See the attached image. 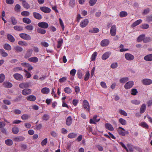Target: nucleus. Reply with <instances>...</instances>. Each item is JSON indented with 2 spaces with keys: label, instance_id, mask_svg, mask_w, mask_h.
<instances>
[{
  "label": "nucleus",
  "instance_id": "57",
  "mask_svg": "<svg viewBox=\"0 0 152 152\" xmlns=\"http://www.w3.org/2000/svg\"><path fill=\"white\" fill-rule=\"evenodd\" d=\"M29 117V115L27 114H24L21 116V118L23 120H26Z\"/></svg>",
  "mask_w": 152,
  "mask_h": 152
},
{
  "label": "nucleus",
  "instance_id": "2",
  "mask_svg": "<svg viewBox=\"0 0 152 152\" xmlns=\"http://www.w3.org/2000/svg\"><path fill=\"white\" fill-rule=\"evenodd\" d=\"M110 34L111 36H115L116 33V27L115 25H112L110 29Z\"/></svg>",
  "mask_w": 152,
  "mask_h": 152
},
{
  "label": "nucleus",
  "instance_id": "8",
  "mask_svg": "<svg viewBox=\"0 0 152 152\" xmlns=\"http://www.w3.org/2000/svg\"><path fill=\"white\" fill-rule=\"evenodd\" d=\"M134 85V82L132 81H130L126 83L124 85V87L126 89H129L131 88Z\"/></svg>",
  "mask_w": 152,
  "mask_h": 152
},
{
  "label": "nucleus",
  "instance_id": "31",
  "mask_svg": "<svg viewBox=\"0 0 152 152\" xmlns=\"http://www.w3.org/2000/svg\"><path fill=\"white\" fill-rule=\"evenodd\" d=\"M129 80L128 77H124L121 78L120 80V82L121 83H124Z\"/></svg>",
  "mask_w": 152,
  "mask_h": 152
},
{
  "label": "nucleus",
  "instance_id": "16",
  "mask_svg": "<svg viewBox=\"0 0 152 152\" xmlns=\"http://www.w3.org/2000/svg\"><path fill=\"white\" fill-rule=\"evenodd\" d=\"M109 43V40L107 39L103 40L101 42V45L102 47L107 46L108 45Z\"/></svg>",
  "mask_w": 152,
  "mask_h": 152
},
{
  "label": "nucleus",
  "instance_id": "38",
  "mask_svg": "<svg viewBox=\"0 0 152 152\" xmlns=\"http://www.w3.org/2000/svg\"><path fill=\"white\" fill-rule=\"evenodd\" d=\"M0 53L1 56L3 57H7L8 56V54L3 49H0Z\"/></svg>",
  "mask_w": 152,
  "mask_h": 152
},
{
  "label": "nucleus",
  "instance_id": "25",
  "mask_svg": "<svg viewBox=\"0 0 152 152\" xmlns=\"http://www.w3.org/2000/svg\"><path fill=\"white\" fill-rule=\"evenodd\" d=\"M146 109V105L145 104H143L141 105L140 110V113H143L145 111Z\"/></svg>",
  "mask_w": 152,
  "mask_h": 152
},
{
  "label": "nucleus",
  "instance_id": "41",
  "mask_svg": "<svg viewBox=\"0 0 152 152\" xmlns=\"http://www.w3.org/2000/svg\"><path fill=\"white\" fill-rule=\"evenodd\" d=\"M18 44L22 46H26L28 45V44L26 42L24 41H20L18 42Z\"/></svg>",
  "mask_w": 152,
  "mask_h": 152
},
{
  "label": "nucleus",
  "instance_id": "49",
  "mask_svg": "<svg viewBox=\"0 0 152 152\" xmlns=\"http://www.w3.org/2000/svg\"><path fill=\"white\" fill-rule=\"evenodd\" d=\"M140 102L139 100L134 99L131 101V103L135 105H138L140 103Z\"/></svg>",
  "mask_w": 152,
  "mask_h": 152
},
{
  "label": "nucleus",
  "instance_id": "22",
  "mask_svg": "<svg viewBox=\"0 0 152 152\" xmlns=\"http://www.w3.org/2000/svg\"><path fill=\"white\" fill-rule=\"evenodd\" d=\"M26 99L27 100L30 101H34L36 99V96L33 95H30L26 97Z\"/></svg>",
  "mask_w": 152,
  "mask_h": 152
},
{
  "label": "nucleus",
  "instance_id": "28",
  "mask_svg": "<svg viewBox=\"0 0 152 152\" xmlns=\"http://www.w3.org/2000/svg\"><path fill=\"white\" fill-rule=\"evenodd\" d=\"M105 127L106 128L110 131H113L114 128L112 125L109 123H106L105 124Z\"/></svg>",
  "mask_w": 152,
  "mask_h": 152
},
{
  "label": "nucleus",
  "instance_id": "54",
  "mask_svg": "<svg viewBox=\"0 0 152 152\" xmlns=\"http://www.w3.org/2000/svg\"><path fill=\"white\" fill-rule=\"evenodd\" d=\"M90 76V74L88 71H87L86 72V74L85 76L84 80L86 81L88 80Z\"/></svg>",
  "mask_w": 152,
  "mask_h": 152
},
{
  "label": "nucleus",
  "instance_id": "64",
  "mask_svg": "<svg viewBox=\"0 0 152 152\" xmlns=\"http://www.w3.org/2000/svg\"><path fill=\"white\" fill-rule=\"evenodd\" d=\"M21 14L22 16H27L29 15V13L27 11H24L21 13Z\"/></svg>",
  "mask_w": 152,
  "mask_h": 152
},
{
  "label": "nucleus",
  "instance_id": "15",
  "mask_svg": "<svg viewBox=\"0 0 152 152\" xmlns=\"http://www.w3.org/2000/svg\"><path fill=\"white\" fill-rule=\"evenodd\" d=\"M31 91L30 89L26 88L22 90V94L24 95H27L31 94Z\"/></svg>",
  "mask_w": 152,
  "mask_h": 152
},
{
  "label": "nucleus",
  "instance_id": "50",
  "mask_svg": "<svg viewBox=\"0 0 152 152\" xmlns=\"http://www.w3.org/2000/svg\"><path fill=\"white\" fill-rule=\"evenodd\" d=\"M20 8L21 7L20 5L19 4H17L15 6L14 9L15 10L16 12H19L20 11Z\"/></svg>",
  "mask_w": 152,
  "mask_h": 152
},
{
  "label": "nucleus",
  "instance_id": "29",
  "mask_svg": "<svg viewBox=\"0 0 152 152\" xmlns=\"http://www.w3.org/2000/svg\"><path fill=\"white\" fill-rule=\"evenodd\" d=\"M63 42V39L61 38H60L58 39L57 42V48H60Z\"/></svg>",
  "mask_w": 152,
  "mask_h": 152
},
{
  "label": "nucleus",
  "instance_id": "48",
  "mask_svg": "<svg viewBox=\"0 0 152 152\" xmlns=\"http://www.w3.org/2000/svg\"><path fill=\"white\" fill-rule=\"evenodd\" d=\"M37 31L39 33L42 34H45L46 32L45 30L40 28H37Z\"/></svg>",
  "mask_w": 152,
  "mask_h": 152
},
{
  "label": "nucleus",
  "instance_id": "27",
  "mask_svg": "<svg viewBox=\"0 0 152 152\" xmlns=\"http://www.w3.org/2000/svg\"><path fill=\"white\" fill-rule=\"evenodd\" d=\"M33 15L34 17L37 19L40 20L42 18L41 15L38 13L34 12L33 13Z\"/></svg>",
  "mask_w": 152,
  "mask_h": 152
},
{
  "label": "nucleus",
  "instance_id": "37",
  "mask_svg": "<svg viewBox=\"0 0 152 152\" xmlns=\"http://www.w3.org/2000/svg\"><path fill=\"white\" fill-rule=\"evenodd\" d=\"M25 28L29 31H31L34 29L33 26L31 25H27L25 27Z\"/></svg>",
  "mask_w": 152,
  "mask_h": 152
},
{
  "label": "nucleus",
  "instance_id": "1",
  "mask_svg": "<svg viewBox=\"0 0 152 152\" xmlns=\"http://www.w3.org/2000/svg\"><path fill=\"white\" fill-rule=\"evenodd\" d=\"M118 134L123 136H124L126 134H128V132L126 131L125 130L121 127H118L117 130Z\"/></svg>",
  "mask_w": 152,
  "mask_h": 152
},
{
  "label": "nucleus",
  "instance_id": "4",
  "mask_svg": "<svg viewBox=\"0 0 152 152\" xmlns=\"http://www.w3.org/2000/svg\"><path fill=\"white\" fill-rule=\"evenodd\" d=\"M19 36L22 38L27 40H30L31 37L30 35L25 33H21L19 34Z\"/></svg>",
  "mask_w": 152,
  "mask_h": 152
},
{
  "label": "nucleus",
  "instance_id": "34",
  "mask_svg": "<svg viewBox=\"0 0 152 152\" xmlns=\"http://www.w3.org/2000/svg\"><path fill=\"white\" fill-rule=\"evenodd\" d=\"M19 131V129L17 127H14L12 129V132L15 134H17Z\"/></svg>",
  "mask_w": 152,
  "mask_h": 152
},
{
  "label": "nucleus",
  "instance_id": "60",
  "mask_svg": "<svg viewBox=\"0 0 152 152\" xmlns=\"http://www.w3.org/2000/svg\"><path fill=\"white\" fill-rule=\"evenodd\" d=\"M49 118V116L48 114H45L42 117V119L43 120L47 121Z\"/></svg>",
  "mask_w": 152,
  "mask_h": 152
},
{
  "label": "nucleus",
  "instance_id": "9",
  "mask_svg": "<svg viewBox=\"0 0 152 152\" xmlns=\"http://www.w3.org/2000/svg\"><path fill=\"white\" fill-rule=\"evenodd\" d=\"M38 26L39 27L43 28H47L48 27V24L45 22H39L38 23Z\"/></svg>",
  "mask_w": 152,
  "mask_h": 152
},
{
  "label": "nucleus",
  "instance_id": "13",
  "mask_svg": "<svg viewBox=\"0 0 152 152\" xmlns=\"http://www.w3.org/2000/svg\"><path fill=\"white\" fill-rule=\"evenodd\" d=\"M22 66L27 68L29 71L32 70L33 69L32 66L29 64L26 63H23L21 64Z\"/></svg>",
  "mask_w": 152,
  "mask_h": 152
},
{
  "label": "nucleus",
  "instance_id": "33",
  "mask_svg": "<svg viewBox=\"0 0 152 152\" xmlns=\"http://www.w3.org/2000/svg\"><path fill=\"white\" fill-rule=\"evenodd\" d=\"M64 91L66 93L68 94H70L72 92L71 89L68 87H65L64 89Z\"/></svg>",
  "mask_w": 152,
  "mask_h": 152
},
{
  "label": "nucleus",
  "instance_id": "21",
  "mask_svg": "<svg viewBox=\"0 0 152 152\" xmlns=\"http://www.w3.org/2000/svg\"><path fill=\"white\" fill-rule=\"evenodd\" d=\"M50 91V89L47 87L43 88L41 90V92L44 94H47Z\"/></svg>",
  "mask_w": 152,
  "mask_h": 152
},
{
  "label": "nucleus",
  "instance_id": "18",
  "mask_svg": "<svg viewBox=\"0 0 152 152\" xmlns=\"http://www.w3.org/2000/svg\"><path fill=\"white\" fill-rule=\"evenodd\" d=\"M29 85V83H23L20 84L19 86L20 88H24L28 87Z\"/></svg>",
  "mask_w": 152,
  "mask_h": 152
},
{
  "label": "nucleus",
  "instance_id": "61",
  "mask_svg": "<svg viewBox=\"0 0 152 152\" xmlns=\"http://www.w3.org/2000/svg\"><path fill=\"white\" fill-rule=\"evenodd\" d=\"M149 27V26L147 24H143L141 26V28L143 29H147Z\"/></svg>",
  "mask_w": 152,
  "mask_h": 152
},
{
  "label": "nucleus",
  "instance_id": "23",
  "mask_svg": "<svg viewBox=\"0 0 152 152\" xmlns=\"http://www.w3.org/2000/svg\"><path fill=\"white\" fill-rule=\"evenodd\" d=\"M141 19H139L134 22L132 25L131 26L132 28L140 24L142 22Z\"/></svg>",
  "mask_w": 152,
  "mask_h": 152
},
{
  "label": "nucleus",
  "instance_id": "11",
  "mask_svg": "<svg viewBox=\"0 0 152 152\" xmlns=\"http://www.w3.org/2000/svg\"><path fill=\"white\" fill-rule=\"evenodd\" d=\"M25 138L22 136H17L13 138V140L16 142H19L24 140Z\"/></svg>",
  "mask_w": 152,
  "mask_h": 152
},
{
  "label": "nucleus",
  "instance_id": "43",
  "mask_svg": "<svg viewBox=\"0 0 152 152\" xmlns=\"http://www.w3.org/2000/svg\"><path fill=\"white\" fill-rule=\"evenodd\" d=\"M5 143L8 145L11 146L13 144V142L11 139H7L5 141Z\"/></svg>",
  "mask_w": 152,
  "mask_h": 152
},
{
  "label": "nucleus",
  "instance_id": "53",
  "mask_svg": "<svg viewBox=\"0 0 152 152\" xmlns=\"http://www.w3.org/2000/svg\"><path fill=\"white\" fill-rule=\"evenodd\" d=\"M23 22L29 24L31 22V20L27 18H23Z\"/></svg>",
  "mask_w": 152,
  "mask_h": 152
},
{
  "label": "nucleus",
  "instance_id": "52",
  "mask_svg": "<svg viewBox=\"0 0 152 152\" xmlns=\"http://www.w3.org/2000/svg\"><path fill=\"white\" fill-rule=\"evenodd\" d=\"M140 125L142 127L145 128H148V125L145 122H142L140 124Z\"/></svg>",
  "mask_w": 152,
  "mask_h": 152
},
{
  "label": "nucleus",
  "instance_id": "62",
  "mask_svg": "<svg viewBox=\"0 0 152 152\" xmlns=\"http://www.w3.org/2000/svg\"><path fill=\"white\" fill-rule=\"evenodd\" d=\"M97 0H90L89 4L91 6H94L96 3Z\"/></svg>",
  "mask_w": 152,
  "mask_h": 152
},
{
  "label": "nucleus",
  "instance_id": "40",
  "mask_svg": "<svg viewBox=\"0 0 152 152\" xmlns=\"http://www.w3.org/2000/svg\"><path fill=\"white\" fill-rule=\"evenodd\" d=\"M119 122L122 125H125L126 124V121L125 120L122 118H120L118 120Z\"/></svg>",
  "mask_w": 152,
  "mask_h": 152
},
{
  "label": "nucleus",
  "instance_id": "3",
  "mask_svg": "<svg viewBox=\"0 0 152 152\" xmlns=\"http://www.w3.org/2000/svg\"><path fill=\"white\" fill-rule=\"evenodd\" d=\"M89 22V20L87 19H85L80 22V26L81 28H84L88 25Z\"/></svg>",
  "mask_w": 152,
  "mask_h": 152
},
{
  "label": "nucleus",
  "instance_id": "63",
  "mask_svg": "<svg viewBox=\"0 0 152 152\" xmlns=\"http://www.w3.org/2000/svg\"><path fill=\"white\" fill-rule=\"evenodd\" d=\"M5 79V76L3 74L0 75V83L3 82Z\"/></svg>",
  "mask_w": 152,
  "mask_h": 152
},
{
  "label": "nucleus",
  "instance_id": "24",
  "mask_svg": "<svg viewBox=\"0 0 152 152\" xmlns=\"http://www.w3.org/2000/svg\"><path fill=\"white\" fill-rule=\"evenodd\" d=\"M28 60L33 63H37L39 59L37 57L34 56L29 58Z\"/></svg>",
  "mask_w": 152,
  "mask_h": 152
},
{
  "label": "nucleus",
  "instance_id": "14",
  "mask_svg": "<svg viewBox=\"0 0 152 152\" xmlns=\"http://www.w3.org/2000/svg\"><path fill=\"white\" fill-rule=\"evenodd\" d=\"M14 77L16 80H22L23 79V77L20 74L18 73H16L13 75Z\"/></svg>",
  "mask_w": 152,
  "mask_h": 152
},
{
  "label": "nucleus",
  "instance_id": "20",
  "mask_svg": "<svg viewBox=\"0 0 152 152\" xmlns=\"http://www.w3.org/2000/svg\"><path fill=\"white\" fill-rule=\"evenodd\" d=\"M110 54V52H106L104 53L102 56V58L103 60H105L108 58Z\"/></svg>",
  "mask_w": 152,
  "mask_h": 152
},
{
  "label": "nucleus",
  "instance_id": "30",
  "mask_svg": "<svg viewBox=\"0 0 152 152\" xmlns=\"http://www.w3.org/2000/svg\"><path fill=\"white\" fill-rule=\"evenodd\" d=\"M77 136L76 133L73 132L69 133L67 137L69 138H73L76 137Z\"/></svg>",
  "mask_w": 152,
  "mask_h": 152
},
{
  "label": "nucleus",
  "instance_id": "45",
  "mask_svg": "<svg viewBox=\"0 0 152 152\" xmlns=\"http://www.w3.org/2000/svg\"><path fill=\"white\" fill-rule=\"evenodd\" d=\"M22 4L23 7L26 9H28L30 7L29 5L26 1L22 3Z\"/></svg>",
  "mask_w": 152,
  "mask_h": 152
},
{
  "label": "nucleus",
  "instance_id": "17",
  "mask_svg": "<svg viewBox=\"0 0 152 152\" xmlns=\"http://www.w3.org/2000/svg\"><path fill=\"white\" fill-rule=\"evenodd\" d=\"M33 50L31 49H29L27 50L24 56L25 58H27L30 57L32 54Z\"/></svg>",
  "mask_w": 152,
  "mask_h": 152
},
{
  "label": "nucleus",
  "instance_id": "44",
  "mask_svg": "<svg viewBox=\"0 0 152 152\" xmlns=\"http://www.w3.org/2000/svg\"><path fill=\"white\" fill-rule=\"evenodd\" d=\"M4 84V86L7 88H11L12 86V84L9 82H5Z\"/></svg>",
  "mask_w": 152,
  "mask_h": 152
},
{
  "label": "nucleus",
  "instance_id": "12",
  "mask_svg": "<svg viewBox=\"0 0 152 152\" xmlns=\"http://www.w3.org/2000/svg\"><path fill=\"white\" fill-rule=\"evenodd\" d=\"M40 10L43 12L45 13H49L51 11L50 8L46 7H43L40 8Z\"/></svg>",
  "mask_w": 152,
  "mask_h": 152
},
{
  "label": "nucleus",
  "instance_id": "56",
  "mask_svg": "<svg viewBox=\"0 0 152 152\" xmlns=\"http://www.w3.org/2000/svg\"><path fill=\"white\" fill-rule=\"evenodd\" d=\"M69 5L72 8L74 7L75 5V0H70Z\"/></svg>",
  "mask_w": 152,
  "mask_h": 152
},
{
  "label": "nucleus",
  "instance_id": "6",
  "mask_svg": "<svg viewBox=\"0 0 152 152\" xmlns=\"http://www.w3.org/2000/svg\"><path fill=\"white\" fill-rule=\"evenodd\" d=\"M83 106L84 109L86 110L87 111H90V107L88 102L87 100H85L83 101Z\"/></svg>",
  "mask_w": 152,
  "mask_h": 152
},
{
  "label": "nucleus",
  "instance_id": "32",
  "mask_svg": "<svg viewBox=\"0 0 152 152\" xmlns=\"http://www.w3.org/2000/svg\"><path fill=\"white\" fill-rule=\"evenodd\" d=\"M97 56V53L96 52H94L92 55L91 59L92 61H94L95 60Z\"/></svg>",
  "mask_w": 152,
  "mask_h": 152
},
{
  "label": "nucleus",
  "instance_id": "39",
  "mask_svg": "<svg viewBox=\"0 0 152 152\" xmlns=\"http://www.w3.org/2000/svg\"><path fill=\"white\" fill-rule=\"evenodd\" d=\"M14 29L17 31H21L23 30V27L19 26H15L13 27Z\"/></svg>",
  "mask_w": 152,
  "mask_h": 152
},
{
  "label": "nucleus",
  "instance_id": "10",
  "mask_svg": "<svg viewBox=\"0 0 152 152\" xmlns=\"http://www.w3.org/2000/svg\"><path fill=\"white\" fill-rule=\"evenodd\" d=\"M97 115H95L93 117V118H91L90 120L89 123L91 124H95L96 123L99 122L100 121V119H97Z\"/></svg>",
  "mask_w": 152,
  "mask_h": 152
},
{
  "label": "nucleus",
  "instance_id": "5",
  "mask_svg": "<svg viewBox=\"0 0 152 152\" xmlns=\"http://www.w3.org/2000/svg\"><path fill=\"white\" fill-rule=\"evenodd\" d=\"M141 82L145 86L149 85L152 83V80L147 78L143 79L142 80Z\"/></svg>",
  "mask_w": 152,
  "mask_h": 152
},
{
  "label": "nucleus",
  "instance_id": "35",
  "mask_svg": "<svg viewBox=\"0 0 152 152\" xmlns=\"http://www.w3.org/2000/svg\"><path fill=\"white\" fill-rule=\"evenodd\" d=\"M8 39L12 42H14L15 41L14 38L11 34H8L7 35Z\"/></svg>",
  "mask_w": 152,
  "mask_h": 152
},
{
  "label": "nucleus",
  "instance_id": "19",
  "mask_svg": "<svg viewBox=\"0 0 152 152\" xmlns=\"http://www.w3.org/2000/svg\"><path fill=\"white\" fill-rule=\"evenodd\" d=\"M72 122V118L71 116H68L66 120V124L67 125L69 126L71 125Z\"/></svg>",
  "mask_w": 152,
  "mask_h": 152
},
{
  "label": "nucleus",
  "instance_id": "51",
  "mask_svg": "<svg viewBox=\"0 0 152 152\" xmlns=\"http://www.w3.org/2000/svg\"><path fill=\"white\" fill-rule=\"evenodd\" d=\"M119 112L120 114L123 115L125 116H127V114L126 112L122 109H119Z\"/></svg>",
  "mask_w": 152,
  "mask_h": 152
},
{
  "label": "nucleus",
  "instance_id": "58",
  "mask_svg": "<svg viewBox=\"0 0 152 152\" xmlns=\"http://www.w3.org/2000/svg\"><path fill=\"white\" fill-rule=\"evenodd\" d=\"M14 49L17 52H21L23 50V49L21 47L19 46H16L14 47Z\"/></svg>",
  "mask_w": 152,
  "mask_h": 152
},
{
  "label": "nucleus",
  "instance_id": "59",
  "mask_svg": "<svg viewBox=\"0 0 152 152\" xmlns=\"http://www.w3.org/2000/svg\"><path fill=\"white\" fill-rule=\"evenodd\" d=\"M138 91L135 88H133L131 90V94L132 95L135 96L137 94Z\"/></svg>",
  "mask_w": 152,
  "mask_h": 152
},
{
  "label": "nucleus",
  "instance_id": "46",
  "mask_svg": "<svg viewBox=\"0 0 152 152\" xmlns=\"http://www.w3.org/2000/svg\"><path fill=\"white\" fill-rule=\"evenodd\" d=\"M10 20L13 25H15L17 23V21L15 17H11L10 18Z\"/></svg>",
  "mask_w": 152,
  "mask_h": 152
},
{
  "label": "nucleus",
  "instance_id": "36",
  "mask_svg": "<svg viewBox=\"0 0 152 152\" xmlns=\"http://www.w3.org/2000/svg\"><path fill=\"white\" fill-rule=\"evenodd\" d=\"M4 48L5 49L8 50H10L12 48L11 46L8 44H5L4 45Z\"/></svg>",
  "mask_w": 152,
  "mask_h": 152
},
{
  "label": "nucleus",
  "instance_id": "26",
  "mask_svg": "<svg viewBox=\"0 0 152 152\" xmlns=\"http://www.w3.org/2000/svg\"><path fill=\"white\" fill-rule=\"evenodd\" d=\"M144 59L146 61H152V54H149L145 56L144 57Z\"/></svg>",
  "mask_w": 152,
  "mask_h": 152
},
{
  "label": "nucleus",
  "instance_id": "42",
  "mask_svg": "<svg viewBox=\"0 0 152 152\" xmlns=\"http://www.w3.org/2000/svg\"><path fill=\"white\" fill-rule=\"evenodd\" d=\"M99 31V29L96 28H94L93 29H90L89 31L90 33H97Z\"/></svg>",
  "mask_w": 152,
  "mask_h": 152
},
{
  "label": "nucleus",
  "instance_id": "7",
  "mask_svg": "<svg viewBox=\"0 0 152 152\" xmlns=\"http://www.w3.org/2000/svg\"><path fill=\"white\" fill-rule=\"evenodd\" d=\"M124 57L126 60L129 61H132L134 58V56L133 55L128 53L125 54Z\"/></svg>",
  "mask_w": 152,
  "mask_h": 152
},
{
  "label": "nucleus",
  "instance_id": "47",
  "mask_svg": "<svg viewBox=\"0 0 152 152\" xmlns=\"http://www.w3.org/2000/svg\"><path fill=\"white\" fill-rule=\"evenodd\" d=\"M145 35L144 34H142L140 35L137 39V41L138 42H140L142 41V40H143L145 37Z\"/></svg>",
  "mask_w": 152,
  "mask_h": 152
},
{
  "label": "nucleus",
  "instance_id": "55",
  "mask_svg": "<svg viewBox=\"0 0 152 152\" xmlns=\"http://www.w3.org/2000/svg\"><path fill=\"white\" fill-rule=\"evenodd\" d=\"M127 15V13L125 11H122L120 13V16L121 18H123L126 16Z\"/></svg>",
  "mask_w": 152,
  "mask_h": 152
}]
</instances>
